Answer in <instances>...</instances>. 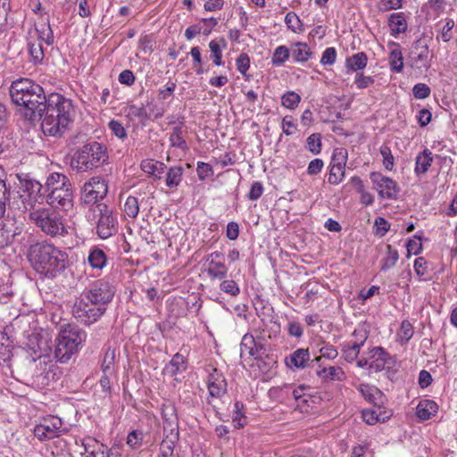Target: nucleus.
Segmentation results:
<instances>
[{
  "mask_svg": "<svg viewBox=\"0 0 457 457\" xmlns=\"http://www.w3.org/2000/svg\"><path fill=\"white\" fill-rule=\"evenodd\" d=\"M413 336V327L408 320H403L401 324L398 337L402 343H407Z\"/></svg>",
  "mask_w": 457,
  "mask_h": 457,
  "instance_id": "nucleus-49",
  "label": "nucleus"
},
{
  "mask_svg": "<svg viewBox=\"0 0 457 457\" xmlns=\"http://www.w3.org/2000/svg\"><path fill=\"white\" fill-rule=\"evenodd\" d=\"M431 93L430 87L425 83H418L412 88V94L417 99H425Z\"/></svg>",
  "mask_w": 457,
  "mask_h": 457,
  "instance_id": "nucleus-57",
  "label": "nucleus"
},
{
  "mask_svg": "<svg viewBox=\"0 0 457 457\" xmlns=\"http://www.w3.org/2000/svg\"><path fill=\"white\" fill-rule=\"evenodd\" d=\"M139 47L145 53H152L155 47V42L151 36L145 35L139 39Z\"/></svg>",
  "mask_w": 457,
  "mask_h": 457,
  "instance_id": "nucleus-60",
  "label": "nucleus"
},
{
  "mask_svg": "<svg viewBox=\"0 0 457 457\" xmlns=\"http://www.w3.org/2000/svg\"><path fill=\"white\" fill-rule=\"evenodd\" d=\"M185 364V358L177 353L173 355L170 362L164 367L163 372L170 377L177 375L180 371V367Z\"/></svg>",
  "mask_w": 457,
  "mask_h": 457,
  "instance_id": "nucleus-35",
  "label": "nucleus"
},
{
  "mask_svg": "<svg viewBox=\"0 0 457 457\" xmlns=\"http://www.w3.org/2000/svg\"><path fill=\"white\" fill-rule=\"evenodd\" d=\"M29 49L31 57L33 58L36 63L42 62L44 59V48L42 43L40 41L37 42H29Z\"/></svg>",
  "mask_w": 457,
  "mask_h": 457,
  "instance_id": "nucleus-44",
  "label": "nucleus"
},
{
  "mask_svg": "<svg viewBox=\"0 0 457 457\" xmlns=\"http://www.w3.org/2000/svg\"><path fill=\"white\" fill-rule=\"evenodd\" d=\"M317 374L319 377L329 380L343 381L345 379V374L343 369L340 367L332 366L328 369L323 368L322 370L317 371Z\"/></svg>",
  "mask_w": 457,
  "mask_h": 457,
  "instance_id": "nucleus-33",
  "label": "nucleus"
},
{
  "mask_svg": "<svg viewBox=\"0 0 457 457\" xmlns=\"http://www.w3.org/2000/svg\"><path fill=\"white\" fill-rule=\"evenodd\" d=\"M301 101V96L295 91H287L281 97V104L290 110L296 108Z\"/></svg>",
  "mask_w": 457,
  "mask_h": 457,
  "instance_id": "nucleus-42",
  "label": "nucleus"
},
{
  "mask_svg": "<svg viewBox=\"0 0 457 457\" xmlns=\"http://www.w3.org/2000/svg\"><path fill=\"white\" fill-rule=\"evenodd\" d=\"M179 440V430L178 428H170L169 434L165 436L160 445V456L161 457H170L173 454L174 447Z\"/></svg>",
  "mask_w": 457,
  "mask_h": 457,
  "instance_id": "nucleus-21",
  "label": "nucleus"
},
{
  "mask_svg": "<svg viewBox=\"0 0 457 457\" xmlns=\"http://www.w3.org/2000/svg\"><path fill=\"white\" fill-rule=\"evenodd\" d=\"M183 129L181 126H176L173 128L172 132L170 136V145L173 147L179 148L181 150H187V145L183 137Z\"/></svg>",
  "mask_w": 457,
  "mask_h": 457,
  "instance_id": "nucleus-37",
  "label": "nucleus"
},
{
  "mask_svg": "<svg viewBox=\"0 0 457 457\" xmlns=\"http://www.w3.org/2000/svg\"><path fill=\"white\" fill-rule=\"evenodd\" d=\"M208 262L207 274L211 278L221 280L227 277L228 268L222 262L212 259Z\"/></svg>",
  "mask_w": 457,
  "mask_h": 457,
  "instance_id": "nucleus-28",
  "label": "nucleus"
},
{
  "mask_svg": "<svg viewBox=\"0 0 457 457\" xmlns=\"http://www.w3.org/2000/svg\"><path fill=\"white\" fill-rule=\"evenodd\" d=\"M369 358L372 361L369 364V370L374 372L385 369H391L395 365V360L381 346H376L370 350Z\"/></svg>",
  "mask_w": 457,
  "mask_h": 457,
  "instance_id": "nucleus-13",
  "label": "nucleus"
},
{
  "mask_svg": "<svg viewBox=\"0 0 457 457\" xmlns=\"http://www.w3.org/2000/svg\"><path fill=\"white\" fill-rule=\"evenodd\" d=\"M28 259L39 275L51 279L64 271L69 262L68 253L47 241L31 245Z\"/></svg>",
  "mask_w": 457,
  "mask_h": 457,
  "instance_id": "nucleus-3",
  "label": "nucleus"
},
{
  "mask_svg": "<svg viewBox=\"0 0 457 457\" xmlns=\"http://www.w3.org/2000/svg\"><path fill=\"white\" fill-rule=\"evenodd\" d=\"M374 79L371 76H364L363 73H357L354 83L360 89L366 88L374 83Z\"/></svg>",
  "mask_w": 457,
  "mask_h": 457,
  "instance_id": "nucleus-63",
  "label": "nucleus"
},
{
  "mask_svg": "<svg viewBox=\"0 0 457 457\" xmlns=\"http://www.w3.org/2000/svg\"><path fill=\"white\" fill-rule=\"evenodd\" d=\"M138 210L137 199L133 196H129L124 204L125 213L130 218H135L138 213Z\"/></svg>",
  "mask_w": 457,
  "mask_h": 457,
  "instance_id": "nucleus-52",
  "label": "nucleus"
},
{
  "mask_svg": "<svg viewBox=\"0 0 457 457\" xmlns=\"http://www.w3.org/2000/svg\"><path fill=\"white\" fill-rule=\"evenodd\" d=\"M253 358L256 361L257 366L263 373L270 371L277 364L276 358L273 354L256 355Z\"/></svg>",
  "mask_w": 457,
  "mask_h": 457,
  "instance_id": "nucleus-38",
  "label": "nucleus"
},
{
  "mask_svg": "<svg viewBox=\"0 0 457 457\" xmlns=\"http://www.w3.org/2000/svg\"><path fill=\"white\" fill-rule=\"evenodd\" d=\"M88 262L94 269H102L106 264V256L103 250L94 248L88 254Z\"/></svg>",
  "mask_w": 457,
  "mask_h": 457,
  "instance_id": "nucleus-36",
  "label": "nucleus"
},
{
  "mask_svg": "<svg viewBox=\"0 0 457 457\" xmlns=\"http://www.w3.org/2000/svg\"><path fill=\"white\" fill-rule=\"evenodd\" d=\"M113 295L108 283L98 281L76 299L72 308L74 318L85 325H91L105 312V305L112 301Z\"/></svg>",
  "mask_w": 457,
  "mask_h": 457,
  "instance_id": "nucleus-2",
  "label": "nucleus"
},
{
  "mask_svg": "<svg viewBox=\"0 0 457 457\" xmlns=\"http://www.w3.org/2000/svg\"><path fill=\"white\" fill-rule=\"evenodd\" d=\"M107 158L105 145L93 141L84 144L74 153L71 165L78 171L84 172L101 166Z\"/></svg>",
  "mask_w": 457,
  "mask_h": 457,
  "instance_id": "nucleus-8",
  "label": "nucleus"
},
{
  "mask_svg": "<svg viewBox=\"0 0 457 457\" xmlns=\"http://www.w3.org/2000/svg\"><path fill=\"white\" fill-rule=\"evenodd\" d=\"M361 395L365 398L366 401L372 403L374 406H378V408L384 403V395L383 393L376 387L370 388L367 387L365 389L361 390Z\"/></svg>",
  "mask_w": 457,
  "mask_h": 457,
  "instance_id": "nucleus-29",
  "label": "nucleus"
},
{
  "mask_svg": "<svg viewBox=\"0 0 457 457\" xmlns=\"http://www.w3.org/2000/svg\"><path fill=\"white\" fill-rule=\"evenodd\" d=\"M196 172L200 180H205L214 174L212 165L204 162H197Z\"/></svg>",
  "mask_w": 457,
  "mask_h": 457,
  "instance_id": "nucleus-54",
  "label": "nucleus"
},
{
  "mask_svg": "<svg viewBox=\"0 0 457 457\" xmlns=\"http://www.w3.org/2000/svg\"><path fill=\"white\" fill-rule=\"evenodd\" d=\"M263 193V186L259 181H254L250 188V191L247 195L249 200L254 201L259 199Z\"/></svg>",
  "mask_w": 457,
  "mask_h": 457,
  "instance_id": "nucleus-64",
  "label": "nucleus"
},
{
  "mask_svg": "<svg viewBox=\"0 0 457 457\" xmlns=\"http://www.w3.org/2000/svg\"><path fill=\"white\" fill-rule=\"evenodd\" d=\"M403 5V0H379L378 8L382 12L400 9Z\"/></svg>",
  "mask_w": 457,
  "mask_h": 457,
  "instance_id": "nucleus-58",
  "label": "nucleus"
},
{
  "mask_svg": "<svg viewBox=\"0 0 457 457\" xmlns=\"http://www.w3.org/2000/svg\"><path fill=\"white\" fill-rule=\"evenodd\" d=\"M141 168L144 172L150 174L154 177V180H159L162 178L163 173L167 170V166L158 161L145 160L141 162Z\"/></svg>",
  "mask_w": 457,
  "mask_h": 457,
  "instance_id": "nucleus-24",
  "label": "nucleus"
},
{
  "mask_svg": "<svg viewBox=\"0 0 457 457\" xmlns=\"http://www.w3.org/2000/svg\"><path fill=\"white\" fill-rule=\"evenodd\" d=\"M220 291L231 295L237 296L240 294V288L233 279H225L220 284Z\"/></svg>",
  "mask_w": 457,
  "mask_h": 457,
  "instance_id": "nucleus-45",
  "label": "nucleus"
},
{
  "mask_svg": "<svg viewBox=\"0 0 457 457\" xmlns=\"http://www.w3.org/2000/svg\"><path fill=\"white\" fill-rule=\"evenodd\" d=\"M368 62V57L365 53L360 52L345 60V67L348 71H358L364 69Z\"/></svg>",
  "mask_w": 457,
  "mask_h": 457,
  "instance_id": "nucleus-26",
  "label": "nucleus"
},
{
  "mask_svg": "<svg viewBox=\"0 0 457 457\" xmlns=\"http://www.w3.org/2000/svg\"><path fill=\"white\" fill-rule=\"evenodd\" d=\"M345 177V168L341 166H334L331 165L329 176H328V183L332 185H337L341 182L343 178Z\"/></svg>",
  "mask_w": 457,
  "mask_h": 457,
  "instance_id": "nucleus-53",
  "label": "nucleus"
},
{
  "mask_svg": "<svg viewBox=\"0 0 457 457\" xmlns=\"http://www.w3.org/2000/svg\"><path fill=\"white\" fill-rule=\"evenodd\" d=\"M255 339L250 333H246L243 336L240 343V357L243 358L245 353L247 352L249 356H256Z\"/></svg>",
  "mask_w": 457,
  "mask_h": 457,
  "instance_id": "nucleus-34",
  "label": "nucleus"
},
{
  "mask_svg": "<svg viewBox=\"0 0 457 457\" xmlns=\"http://www.w3.org/2000/svg\"><path fill=\"white\" fill-rule=\"evenodd\" d=\"M97 209L100 212V217L97 223V234L103 238L106 239L112 236L114 228V219L112 217V210L104 204H97Z\"/></svg>",
  "mask_w": 457,
  "mask_h": 457,
  "instance_id": "nucleus-14",
  "label": "nucleus"
},
{
  "mask_svg": "<svg viewBox=\"0 0 457 457\" xmlns=\"http://www.w3.org/2000/svg\"><path fill=\"white\" fill-rule=\"evenodd\" d=\"M337 58V51L334 47H328L323 52L320 62L323 65H332L335 63Z\"/></svg>",
  "mask_w": 457,
  "mask_h": 457,
  "instance_id": "nucleus-61",
  "label": "nucleus"
},
{
  "mask_svg": "<svg viewBox=\"0 0 457 457\" xmlns=\"http://www.w3.org/2000/svg\"><path fill=\"white\" fill-rule=\"evenodd\" d=\"M46 201L53 208L67 210L72 206V189L69 178L60 172H52L45 184Z\"/></svg>",
  "mask_w": 457,
  "mask_h": 457,
  "instance_id": "nucleus-5",
  "label": "nucleus"
},
{
  "mask_svg": "<svg viewBox=\"0 0 457 457\" xmlns=\"http://www.w3.org/2000/svg\"><path fill=\"white\" fill-rule=\"evenodd\" d=\"M374 226L377 229L376 234L380 237H383L390 229V224L383 217H377L375 219Z\"/></svg>",
  "mask_w": 457,
  "mask_h": 457,
  "instance_id": "nucleus-62",
  "label": "nucleus"
},
{
  "mask_svg": "<svg viewBox=\"0 0 457 457\" xmlns=\"http://www.w3.org/2000/svg\"><path fill=\"white\" fill-rule=\"evenodd\" d=\"M129 115L137 117L141 120L152 119V114L149 112L144 104L142 106L131 105L129 107Z\"/></svg>",
  "mask_w": 457,
  "mask_h": 457,
  "instance_id": "nucleus-56",
  "label": "nucleus"
},
{
  "mask_svg": "<svg viewBox=\"0 0 457 457\" xmlns=\"http://www.w3.org/2000/svg\"><path fill=\"white\" fill-rule=\"evenodd\" d=\"M399 259L397 250L394 249L390 245H386V256L383 259L381 270H386L393 268Z\"/></svg>",
  "mask_w": 457,
  "mask_h": 457,
  "instance_id": "nucleus-40",
  "label": "nucleus"
},
{
  "mask_svg": "<svg viewBox=\"0 0 457 457\" xmlns=\"http://www.w3.org/2000/svg\"><path fill=\"white\" fill-rule=\"evenodd\" d=\"M433 162L432 153L428 149L423 150L415 162V173L417 176L425 174L429 170Z\"/></svg>",
  "mask_w": 457,
  "mask_h": 457,
  "instance_id": "nucleus-25",
  "label": "nucleus"
},
{
  "mask_svg": "<svg viewBox=\"0 0 457 457\" xmlns=\"http://www.w3.org/2000/svg\"><path fill=\"white\" fill-rule=\"evenodd\" d=\"M209 47L211 50V58L212 59L213 63L217 66L222 65V53L219 43L216 40H212L209 43Z\"/></svg>",
  "mask_w": 457,
  "mask_h": 457,
  "instance_id": "nucleus-50",
  "label": "nucleus"
},
{
  "mask_svg": "<svg viewBox=\"0 0 457 457\" xmlns=\"http://www.w3.org/2000/svg\"><path fill=\"white\" fill-rule=\"evenodd\" d=\"M113 362L114 350L109 349L105 353L102 365L104 375L99 381L103 390L108 393L109 397H111V378L114 375V368L112 366Z\"/></svg>",
  "mask_w": 457,
  "mask_h": 457,
  "instance_id": "nucleus-17",
  "label": "nucleus"
},
{
  "mask_svg": "<svg viewBox=\"0 0 457 457\" xmlns=\"http://www.w3.org/2000/svg\"><path fill=\"white\" fill-rule=\"evenodd\" d=\"M237 69L242 74L245 75L247 70L250 67V58L246 54H241L236 61Z\"/></svg>",
  "mask_w": 457,
  "mask_h": 457,
  "instance_id": "nucleus-59",
  "label": "nucleus"
},
{
  "mask_svg": "<svg viewBox=\"0 0 457 457\" xmlns=\"http://www.w3.org/2000/svg\"><path fill=\"white\" fill-rule=\"evenodd\" d=\"M428 45L424 37L417 39L411 50V56L418 67H429Z\"/></svg>",
  "mask_w": 457,
  "mask_h": 457,
  "instance_id": "nucleus-16",
  "label": "nucleus"
},
{
  "mask_svg": "<svg viewBox=\"0 0 457 457\" xmlns=\"http://www.w3.org/2000/svg\"><path fill=\"white\" fill-rule=\"evenodd\" d=\"M292 56L295 62H306L312 56V51L306 43H295L292 49Z\"/></svg>",
  "mask_w": 457,
  "mask_h": 457,
  "instance_id": "nucleus-32",
  "label": "nucleus"
},
{
  "mask_svg": "<svg viewBox=\"0 0 457 457\" xmlns=\"http://www.w3.org/2000/svg\"><path fill=\"white\" fill-rule=\"evenodd\" d=\"M68 431L69 428L63 427L60 418L52 416L35 427L34 435L40 441H44L58 437Z\"/></svg>",
  "mask_w": 457,
  "mask_h": 457,
  "instance_id": "nucleus-10",
  "label": "nucleus"
},
{
  "mask_svg": "<svg viewBox=\"0 0 457 457\" xmlns=\"http://www.w3.org/2000/svg\"><path fill=\"white\" fill-rule=\"evenodd\" d=\"M29 220L45 235L51 237H63L68 235L63 217L53 207L33 208L29 212Z\"/></svg>",
  "mask_w": 457,
  "mask_h": 457,
  "instance_id": "nucleus-6",
  "label": "nucleus"
},
{
  "mask_svg": "<svg viewBox=\"0 0 457 457\" xmlns=\"http://www.w3.org/2000/svg\"><path fill=\"white\" fill-rule=\"evenodd\" d=\"M391 36L396 37L407 30L408 24L403 12H395L388 17Z\"/></svg>",
  "mask_w": 457,
  "mask_h": 457,
  "instance_id": "nucleus-22",
  "label": "nucleus"
},
{
  "mask_svg": "<svg viewBox=\"0 0 457 457\" xmlns=\"http://www.w3.org/2000/svg\"><path fill=\"white\" fill-rule=\"evenodd\" d=\"M285 22L289 29L294 32L302 31L301 29V20L299 17L293 12H288L285 17Z\"/></svg>",
  "mask_w": 457,
  "mask_h": 457,
  "instance_id": "nucleus-55",
  "label": "nucleus"
},
{
  "mask_svg": "<svg viewBox=\"0 0 457 457\" xmlns=\"http://www.w3.org/2000/svg\"><path fill=\"white\" fill-rule=\"evenodd\" d=\"M9 93L12 103L21 107L20 113L26 120L36 121L43 118L48 96L39 84L21 78L12 81Z\"/></svg>",
  "mask_w": 457,
  "mask_h": 457,
  "instance_id": "nucleus-1",
  "label": "nucleus"
},
{
  "mask_svg": "<svg viewBox=\"0 0 457 457\" xmlns=\"http://www.w3.org/2000/svg\"><path fill=\"white\" fill-rule=\"evenodd\" d=\"M12 218L0 219V247L11 244Z\"/></svg>",
  "mask_w": 457,
  "mask_h": 457,
  "instance_id": "nucleus-31",
  "label": "nucleus"
},
{
  "mask_svg": "<svg viewBox=\"0 0 457 457\" xmlns=\"http://www.w3.org/2000/svg\"><path fill=\"white\" fill-rule=\"evenodd\" d=\"M437 411L438 406L436 402L425 399L419 403L416 408V415L420 420H428L436 415Z\"/></svg>",
  "mask_w": 457,
  "mask_h": 457,
  "instance_id": "nucleus-23",
  "label": "nucleus"
},
{
  "mask_svg": "<svg viewBox=\"0 0 457 457\" xmlns=\"http://www.w3.org/2000/svg\"><path fill=\"white\" fill-rule=\"evenodd\" d=\"M74 112L70 99L57 93L50 94L41 124L43 132L52 137H62L72 123Z\"/></svg>",
  "mask_w": 457,
  "mask_h": 457,
  "instance_id": "nucleus-4",
  "label": "nucleus"
},
{
  "mask_svg": "<svg viewBox=\"0 0 457 457\" xmlns=\"http://www.w3.org/2000/svg\"><path fill=\"white\" fill-rule=\"evenodd\" d=\"M184 170L181 166H171L168 169L166 173L165 184L170 188H176L182 181Z\"/></svg>",
  "mask_w": 457,
  "mask_h": 457,
  "instance_id": "nucleus-27",
  "label": "nucleus"
},
{
  "mask_svg": "<svg viewBox=\"0 0 457 457\" xmlns=\"http://www.w3.org/2000/svg\"><path fill=\"white\" fill-rule=\"evenodd\" d=\"M310 353L308 349L299 348L286 357L285 363L290 369L303 370L308 366Z\"/></svg>",
  "mask_w": 457,
  "mask_h": 457,
  "instance_id": "nucleus-18",
  "label": "nucleus"
},
{
  "mask_svg": "<svg viewBox=\"0 0 457 457\" xmlns=\"http://www.w3.org/2000/svg\"><path fill=\"white\" fill-rule=\"evenodd\" d=\"M23 195L19 192H12L11 187H7L5 181L0 179V215H4L6 209H21L17 198H22Z\"/></svg>",
  "mask_w": 457,
  "mask_h": 457,
  "instance_id": "nucleus-15",
  "label": "nucleus"
},
{
  "mask_svg": "<svg viewBox=\"0 0 457 457\" xmlns=\"http://www.w3.org/2000/svg\"><path fill=\"white\" fill-rule=\"evenodd\" d=\"M290 56V50L285 46H278L272 55L271 62L275 66L283 65Z\"/></svg>",
  "mask_w": 457,
  "mask_h": 457,
  "instance_id": "nucleus-39",
  "label": "nucleus"
},
{
  "mask_svg": "<svg viewBox=\"0 0 457 457\" xmlns=\"http://www.w3.org/2000/svg\"><path fill=\"white\" fill-rule=\"evenodd\" d=\"M20 187L26 195L21 203L25 211L30 212L33 208H37V204H41L46 195L42 192L44 186L38 181L28 175L24 177L19 176Z\"/></svg>",
  "mask_w": 457,
  "mask_h": 457,
  "instance_id": "nucleus-9",
  "label": "nucleus"
},
{
  "mask_svg": "<svg viewBox=\"0 0 457 457\" xmlns=\"http://www.w3.org/2000/svg\"><path fill=\"white\" fill-rule=\"evenodd\" d=\"M347 161V150L345 148H336L332 154L330 165L341 166L345 168Z\"/></svg>",
  "mask_w": 457,
  "mask_h": 457,
  "instance_id": "nucleus-47",
  "label": "nucleus"
},
{
  "mask_svg": "<svg viewBox=\"0 0 457 457\" xmlns=\"http://www.w3.org/2000/svg\"><path fill=\"white\" fill-rule=\"evenodd\" d=\"M370 179L373 184V188L378 191V195L381 198H397V195L400 192V187H398L395 180L389 177L384 176L380 172L376 171H373L370 174Z\"/></svg>",
  "mask_w": 457,
  "mask_h": 457,
  "instance_id": "nucleus-11",
  "label": "nucleus"
},
{
  "mask_svg": "<svg viewBox=\"0 0 457 457\" xmlns=\"http://www.w3.org/2000/svg\"><path fill=\"white\" fill-rule=\"evenodd\" d=\"M11 342L9 337L4 331H0V354L3 361H6L10 357Z\"/></svg>",
  "mask_w": 457,
  "mask_h": 457,
  "instance_id": "nucleus-48",
  "label": "nucleus"
},
{
  "mask_svg": "<svg viewBox=\"0 0 457 457\" xmlns=\"http://www.w3.org/2000/svg\"><path fill=\"white\" fill-rule=\"evenodd\" d=\"M86 333L76 326L62 329L55 339L54 357L62 363L68 362L86 340Z\"/></svg>",
  "mask_w": 457,
  "mask_h": 457,
  "instance_id": "nucleus-7",
  "label": "nucleus"
},
{
  "mask_svg": "<svg viewBox=\"0 0 457 457\" xmlns=\"http://www.w3.org/2000/svg\"><path fill=\"white\" fill-rule=\"evenodd\" d=\"M380 154L383 157V165L386 170H392L394 168V156L388 145H383L380 147Z\"/></svg>",
  "mask_w": 457,
  "mask_h": 457,
  "instance_id": "nucleus-51",
  "label": "nucleus"
},
{
  "mask_svg": "<svg viewBox=\"0 0 457 457\" xmlns=\"http://www.w3.org/2000/svg\"><path fill=\"white\" fill-rule=\"evenodd\" d=\"M388 46L392 47L388 56L391 71L398 73L402 72L403 70V56L399 43L391 41L388 43Z\"/></svg>",
  "mask_w": 457,
  "mask_h": 457,
  "instance_id": "nucleus-20",
  "label": "nucleus"
},
{
  "mask_svg": "<svg viewBox=\"0 0 457 457\" xmlns=\"http://www.w3.org/2000/svg\"><path fill=\"white\" fill-rule=\"evenodd\" d=\"M108 191V187L104 180L97 178L91 179L84 184L81 193V201L85 204H93L98 199L104 198Z\"/></svg>",
  "mask_w": 457,
  "mask_h": 457,
  "instance_id": "nucleus-12",
  "label": "nucleus"
},
{
  "mask_svg": "<svg viewBox=\"0 0 457 457\" xmlns=\"http://www.w3.org/2000/svg\"><path fill=\"white\" fill-rule=\"evenodd\" d=\"M244 403L242 402L237 401L234 404V412H233V422L235 428H241L245 424L246 417L243 412Z\"/></svg>",
  "mask_w": 457,
  "mask_h": 457,
  "instance_id": "nucleus-41",
  "label": "nucleus"
},
{
  "mask_svg": "<svg viewBox=\"0 0 457 457\" xmlns=\"http://www.w3.org/2000/svg\"><path fill=\"white\" fill-rule=\"evenodd\" d=\"M37 34V40L41 43H46L47 46H52L54 42V32L51 29L49 22L42 23L36 27Z\"/></svg>",
  "mask_w": 457,
  "mask_h": 457,
  "instance_id": "nucleus-30",
  "label": "nucleus"
},
{
  "mask_svg": "<svg viewBox=\"0 0 457 457\" xmlns=\"http://www.w3.org/2000/svg\"><path fill=\"white\" fill-rule=\"evenodd\" d=\"M306 146L313 154H320L321 151V135L320 133H313L309 136L306 140Z\"/></svg>",
  "mask_w": 457,
  "mask_h": 457,
  "instance_id": "nucleus-43",
  "label": "nucleus"
},
{
  "mask_svg": "<svg viewBox=\"0 0 457 457\" xmlns=\"http://www.w3.org/2000/svg\"><path fill=\"white\" fill-rule=\"evenodd\" d=\"M208 390L212 397H220L227 391V383L221 374L218 373L217 370H214L213 373L209 376Z\"/></svg>",
  "mask_w": 457,
  "mask_h": 457,
  "instance_id": "nucleus-19",
  "label": "nucleus"
},
{
  "mask_svg": "<svg viewBox=\"0 0 457 457\" xmlns=\"http://www.w3.org/2000/svg\"><path fill=\"white\" fill-rule=\"evenodd\" d=\"M144 434L140 430H132L127 436L126 443L132 449H137L142 445Z\"/></svg>",
  "mask_w": 457,
  "mask_h": 457,
  "instance_id": "nucleus-46",
  "label": "nucleus"
}]
</instances>
